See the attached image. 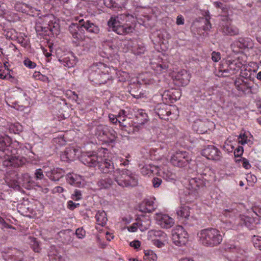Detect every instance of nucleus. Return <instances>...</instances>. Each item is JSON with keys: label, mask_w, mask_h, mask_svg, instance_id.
<instances>
[{"label": "nucleus", "mask_w": 261, "mask_h": 261, "mask_svg": "<svg viewBox=\"0 0 261 261\" xmlns=\"http://www.w3.org/2000/svg\"><path fill=\"white\" fill-rule=\"evenodd\" d=\"M110 154L106 148L98 149L97 154L93 152L83 153L81 160L82 162L89 167H95L97 165L100 170L105 173H112V177L119 186L127 187L137 185V177L132 171L126 169H117L114 170V166L109 159Z\"/></svg>", "instance_id": "nucleus-1"}, {"label": "nucleus", "mask_w": 261, "mask_h": 261, "mask_svg": "<svg viewBox=\"0 0 261 261\" xmlns=\"http://www.w3.org/2000/svg\"><path fill=\"white\" fill-rule=\"evenodd\" d=\"M150 9H141L140 13L135 17L129 14H122L110 18L108 22L109 28L119 35H126L133 32L137 23L146 28L151 27L154 24L155 16L150 15Z\"/></svg>", "instance_id": "nucleus-2"}, {"label": "nucleus", "mask_w": 261, "mask_h": 261, "mask_svg": "<svg viewBox=\"0 0 261 261\" xmlns=\"http://www.w3.org/2000/svg\"><path fill=\"white\" fill-rule=\"evenodd\" d=\"M20 146L18 141H12L7 135H0V164L6 167H18L25 162L19 154Z\"/></svg>", "instance_id": "nucleus-3"}, {"label": "nucleus", "mask_w": 261, "mask_h": 261, "mask_svg": "<svg viewBox=\"0 0 261 261\" xmlns=\"http://www.w3.org/2000/svg\"><path fill=\"white\" fill-rule=\"evenodd\" d=\"M112 71L115 72V69L107 66L102 63H94L88 70L89 78L95 84H104L107 81L112 79L113 76L110 75V73H112Z\"/></svg>", "instance_id": "nucleus-4"}, {"label": "nucleus", "mask_w": 261, "mask_h": 261, "mask_svg": "<svg viewBox=\"0 0 261 261\" xmlns=\"http://www.w3.org/2000/svg\"><path fill=\"white\" fill-rule=\"evenodd\" d=\"M197 236L199 243L206 247L217 246L223 240V237L220 231L214 228L202 229L197 233Z\"/></svg>", "instance_id": "nucleus-5"}, {"label": "nucleus", "mask_w": 261, "mask_h": 261, "mask_svg": "<svg viewBox=\"0 0 261 261\" xmlns=\"http://www.w3.org/2000/svg\"><path fill=\"white\" fill-rule=\"evenodd\" d=\"M82 27L90 33L98 34L100 31L99 27L94 23L88 20L85 21L83 19H81L79 23H72L69 27L70 34L76 41H80L83 39Z\"/></svg>", "instance_id": "nucleus-6"}, {"label": "nucleus", "mask_w": 261, "mask_h": 261, "mask_svg": "<svg viewBox=\"0 0 261 261\" xmlns=\"http://www.w3.org/2000/svg\"><path fill=\"white\" fill-rule=\"evenodd\" d=\"M246 59L247 57L246 56L241 55L236 59L227 60L228 68L223 71L220 70L218 75L219 76H227L228 75L224 74V73H227L228 71L230 72L231 74L237 73L242 68H245V66L247 64Z\"/></svg>", "instance_id": "nucleus-7"}, {"label": "nucleus", "mask_w": 261, "mask_h": 261, "mask_svg": "<svg viewBox=\"0 0 261 261\" xmlns=\"http://www.w3.org/2000/svg\"><path fill=\"white\" fill-rule=\"evenodd\" d=\"M151 68L157 73L165 71L169 67V62L165 55L158 53L150 59Z\"/></svg>", "instance_id": "nucleus-8"}, {"label": "nucleus", "mask_w": 261, "mask_h": 261, "mask_svg": "<svg viewBox=\"0 0 261 261\" xmlns=\"http://www.w3.org/2000/svg\"><path fill=\"white\" fill-rule=\"evenodd\" d=\"M22 179V181H21L18 175L15 172H13L6 175L5 181L10 187L14 188L19 187L20 185L24 186L25 184L31 183L32 180L28 174H23Z\"/></svg>", "instance_id": "nucleus-9"}, {"label": "nucleus", "mask_w": 261, "mask_h": 261, "mask_svg": "<svg viewBox=\"0 0 261 261\" xmlns=\"http://www.w3.org/2000/svg\"><path fill=\"white\" fill-rule=\"evenodd\" d=\"M223 215L226 218L231 219V220H223L221 227L224 229L226 230L235 229L236 226L239 225L237 210H225L223 211Z\"/></svg>", "instance_id": "nucleus-10"}, {"label": "nucleus", "mask_w": 261, "mask_h": 261, "mask_svg": "<svg viewBox=\"0 0 261 261\" xmlns=\"http://www.w3.org/2000/svg\"><path fill=\"white\" fill-rule=\"evenodd\" d=\"M172 239L175 245L182 246L188 242V234L182 226L178 225L172 231Z\"/></svg>", "instance_id": "nucleus-11"}, {"label": "nucleus", "mask_w": 261, "mask_h": 261, "mask_svg": "<svg viewBox=\"0 0 261 261\" xmlns=\"http://www.w3.org/2000/svg\"><path fill=\"white\" fill-rule=\"evenodd\" d=\"M197 173L198 175L196 177L188 179L187 188L190 190L196 191L198 188L203 187L207 180L206 172L197 171Z\"/></svg>", "instance_id": "nucleus-12"}, {"label": "nucleus", "mask_w": 261, "mask_h": 261, "mask_svg": "<svg viewBox=\"0 0 261 261\" xmlns=\"http://www.w3.org/2000/svg\"><path fill=\"white\" fill-rule=\"evenodd\" d=\"M191 160L189 153L185 151H177L171 157V163L174 166L178 167H185L189 163Z\"/></svg>", "instance_id": "nucleus-13"}, {"label": "nucleus", "mask_w": 261, "mask_h": 261, "mask_svg": "<svg viewBox=\"0 0 261 261\" xmlns=\"http://www.w3.org/2000/svg\"><path fill=\"white\" fill-rule=\"evenodd\" d=\"M224 249L227 252L232 254L230 255L231 261H240L238 258L244 252V251L239 246V243L233 241L226 243Z\"/></svg>", "instance_id": "nucleus-14"}, {"label": "nucleus", "mask_w": 261, "mask_h": 261, "mask_svg": "<svg viewBox=\"0 0 261 261\" xmlns=\"http://www.w3.org/2000/svg\"><path fill=\"white\" fill-rule=\"evenodd\" d=\"M154 219L157 224L164 229L170 228L175 223L174 219L173 218L163 213H156Z\"/></svg>", "instance_id": "nucleus-15"}, {"label": "nucleus", "mask_w": 261, "mask_h": 261, "mask_svg": "<svg viewBox=\"0 0 261 261\" xmlns=\"http://www.w3.org/2000/svg\"><path fill=\"white\" fill-rule=\"evenodd\" d=\"M191 75L190 73L185 69H181L173 75V81L178 86H186L190 82Z\"/></svg>", "instance_id": "nucleus-16"}, {"label": "nucleus", "mask_w": 261, "mask_h": 261, "mask_svg": "<svg viewBox=\"0 0 261 261\" xmlns=\"http://www.w3.org/2000/svg\"><path fill=\"white\" fill-rule=\"evenodd\" d=\"M253 42L249 38H239L234 41L231 45V48L234 52L238 53L240 49H250L253 47Z\"/></svg>", "instance_id": "nucleus-17"}, {"label": "nucleus", "mask_w": 261, "mask_h": 261, "mask_svg": "<svg viewBox=\"0 0 261 261\" xmlns=\"http://www.w3.org/2000/svg\"><path fill=\"white\" fill-rule=\"evenodd\" d=\"M202 155L209 160L220 161L222 154L220 150L213 145H208L201 151Z\"/></svg>", "instance_id": "nucleus-18"}, {"label": "nucleus", "mask_w": 261, "mask_h": 261, "mask_svg": "<svg viewBox=\"0 0 261 261\" xmlns=\"http://www.w3.org/2000/svg\"><path fill=\"white\" fill-rule=\"evenodd\" d=\"M59 61L64 66L71 68L76 65L77 59L73 53H69L60 57Z\"/></svg>", "instance_id": "nucleus-19"}, {"label": "nucleus", "mask_w": 261, "mask_h": 261, "mask_svg": "<svg viewBox=\"0 0 261 261\" xmlns=\"http://www.w3.org/2000/svg\"><path fill=\"white\" fill-rule=\"evenodd\" d=\"M155 199L154 197H150L144 199L139 206L140 211L143 213H151L156 208L154 202Z\"/></svg>", "instance_id": "nucleus-20"}, {"label": "nucleus", "mask_w": 261, "mask_h": 261, "mask_svg": "<svg viewBox=\"0 0 261 261\" xmlns=\"http://www.w3.org/2000/svg\"><path fill=\"white\" fill-rule=\"evenodd\" d=\"M66 180L68 183L75 187H81L85 184L83 177L74 173L67 174Z\"/></svg>", "instance_id": "nucleus-21"}, {"label": "nucleus", "mask_w": 261, "mask_h": 261, "mask_svg": "<svg viewBox=\"0 0 261 261\" xmlns=\"http://www.w3.org/2000/svg\"><path fill=\"white\" fill-rule=\"evenodd\" d=\"M234 85L236 88L239 91L242 92L245 94L252 93L253 86L247 81H245L241 79H238L234 82Z\"/></svg>", "instance_id": "nucleus-22"}, {"label": "nucleus", "mask_w": 261, "mask_h": 261, "mask_svg": "<svg viewBox=\"0 0 261 261\" xmlns=\"http://www.w3.org/2000/svg\"><path fill=\"white\" fill-rule=\"evenodd\" d=\"M158 175L169 182H175L177 178L176 175L167 167H164L162 169L159 168Z\"/></svg>", "instance_id": "nucleus-23"}, {"label": "nucleus", "mask_w": 261, "mask_h": 261, "mask_svg": "<svg viewBox=\"0 0 261 261\" xmlns=\"http://www.w3.org/2000/svg\"><path fill=\"white\" fill-rule=\"evenodd\" d=\"M45 173L50 180L56 181L59 180L64 176L65 171L61 168H56L50 170L45 171Z\"/></svg>", "instance_id": "nucleus-24"}, {"label": "nucleus", "mask_w": 261, "mask_h": 261, "mask_svg": "<svg viewBox=\"0 0 261 261\" xmlns=\"http://www.w3.org/2000/svg\"><path fill=\"white\" fill-rule=\"evenodd\" d=\"M78 152V149L67 148L61 154V159L64 162L73 161L76 158V156L79 155L77 154Z\"/></svg>", "instance_id": "nucleus-25"}, {"label": "nucleus", "mask_w": 261, "mask_h": 261, "mask_svg": "<svg viewBox=\"0 0 261 261\" xmlns=\"http://www.w3.org/2000/svg\"><path fill=\"white\" fill-rule=\"evenodd\" d=\"M121 45H127L131 47V50L133 53L136 55H140L144 53L146 48L143 44H138L137 46H133L132 45L134 44L132 41H122L119 43Z\"/></svg>", "instance_id": "nucleus-26"}, {"label": "nucleus", "mask_w": 261, "mask_h": 261, "mask_svg": "<svg viewBox=\"0 0 261 261\" xmlns=\"http://www.w3.org/2000/svg\"><path fill=\"white\" fill-rule=\"evenodd\" d=\"M139 79L146 85H153L159 81L156 75L149 73H145L140 75Z\"/></svg>", "instance_id": "nucleus-27"}, {"label": "nucleus", "mask_w": 261, "mask_h": 261, "mask_svg": "<svg viewBox=\"0 0 261 261\" xmlns=\"http://www.w3.org/2000/svg\"><path fill=\"white\" fill-rule=\"evenodd\" d=\"M141 172L144 176H150L159 173V167L151 164H146L141 169Z\"/></svg>", "instance_id": "nucleus-28"}, {"label": "nucleus", "mask_w": 261, "mask_h": 261, "mask_svg": "<svg viewBox=\"0 0 261 261\" xmlns=\"http://www.w3.org/2000/svg\"><path fill=\"white\" fill-rule=\"evenodd\" d=\"M127 0H104L103 3L108 8L122 9L124 7Z\"/></svg>", "instance_id": "nucleus-29"}, {"label": "nucleus", "mask_w": 261, "mask_h": 261, "mask_svg": "<svg viewBox=\"0 0 261 261\" xmlns=\"http://www.w3.org/2000/svg\"><path fill=\"white\" fill-rule=\"evenodd\" d=\"M238 224L241 225H245L249 229H252V225L254 221L253 219L248 216L243 215L241 214H238Z\"/></svg>", "instance_id": "nucleus-30"}, {"label": "nucleus", "mask_w": 261, "mask_h": 261, "mask_svg": "<svg viewBox=\"0 0 261 261\" xmlns=\"http://www.w3.org/2000/svg\"><path fill=\"white\" fill-rule=\"evenodd\" d=\"M167 234L161 230L151 229L147 232V239L151 242L163 237L166 236Z\"/></svg>", "instance_id": "nucleus-31"}, {"label": "nucleus", "mask_w": 261, "mask_h": 261, "mask_svg": "<svg viewBox=\"0 0 261 261\" xmlns=\"http://www.w3.org/2000/svg\"><path fill=\"white\" fill-rule=\"evenodd\" d=\"M114 179L111 178L110 176H106L97 182V185L100 189H108L114 184Z\"/></svg>", "instance_id": "nucleus-32"}, {"label": "nucleus", "mask_w": 261, "mask_h": 261, "mask_svg": "<svg viewBox=\"0 0 261 261\" xmlns=\"http://www.w3.org/2000/svg\"><path fill=\"white\" fill-rule=\"evenodd\" d=\"M238 142L241 145L251 144L252 143V136L247 132H241L238 137Z\"/></svg>", "instance_id": "nucleus-33"}, {"label": "nucleus", "mask_w": 261, "mask_h": 261, "mask_svg": "<svg viewBox=\"0 0 261 261\" xmlns=\"http://www.w3.org/2000/svg\"><path fill=\"white\" fill-rule=\"evenodd\" d=\"M190 214V207L186 205H181L176 210V214L180 218L188 219Z\"/></svg>", "instance_id": "nucleus-34"}, {"label": "nucleus", "mask_w": 261, "mask_h": 261, "mask_svg": "<svg viewBox=\"0 0 261 261\" xmlns=\"http://www.w3.org/2000/svg\"><path fill=\"white\" fill-rule=\"evenodd\" d=\"M108 126L103 125H99L95 128V136L102 142L105 140Z\"/></svg>", "instance_id": "nucleus-35"}, {"label": "nucleus", "mask_w": 261, "mask_h": 261, "mask_svg": "<svg viewBox=\"0 0 261 261\" xmlns=\"http://www.w3.org/2000/svg\"><path fill=\"white\" fill-rule=\"evenodd\" d=\"M97 224L100 226H104L108 220L106 213L103 211H99L95 215Z\"/></svg>", "instance_id": "nucleus-36"}, {"label": "nucleus", "mask_w": 261, "mask_h": 261, "mask_svg": "<svg viewBox=\"0 0 261 261\" xmlns=\"http://www.w3.org/2000/svg\"><path fill=\"white\" fill-rule=\"evenodd\" d=\"M136 117L137 120V124L135 125L136 127L138 126V124H144L148 119V116L143 110H139Z\"/></svg>", "instance_id": "nucleus-37"}, {"label": "nucleus", "mask_w": 261, "mask_h": 261, "mask_svg": "<svg viewBox=\"0 0 261 261\" xmlns=\"http://www.w3.org/2000/svg\"><path fill=\"white\" fill-rule=\"evenodd\" d=\"M139 229L143 231L147 229L151 225V221L149 218H144L143 219L137 220Z\"/></svg>", "instance_id": "nucleus-38"}, {"label": "nucleus", "mask_w": 261, "mask_h": 261, "mask_svg": "<svg viewBox=\"0 0 261 261\" xmlns=\"http://www.w3.org/2000/svg\"><path fill=\"white\" fill-rule=\"evenodd\" d=\"M7 127L10 133L14 134H19L22 130V126L19 122L8 123Z\"/></svg>", "instance_id": "nucleus-39"}, {"label": "nucleus", "mask_w": 261, "mask_h": 261, "mask_svg": "<svg viewBox=\"0 0 261 261\" xmlns=\"http://www.w3.org/2000/svg\"><path fill=\"white\" fill-rule=\"evenodd\" d=\"M107 132L105 140H103V142L105 143H108L114 141L116 138V133L115 131L108 127Z\"/></svg>", "instance_id": "nucleus-40"}, {"label": "nucleus", "mask_w": 261, "mask_h": 261, "mask_svg": "<svg viewBox=\"0 0 261 261\" xmlns=\"http://www.w3.org/2000/svg\"><path fill=\"white\" fill-rule=\"evenodd\" d=\"M112 73H110V75L112 76V74H115L117 77L118 80L120 82H125L128 80L129 78V74L123 71H117L115 69V71H112Z\"/></svg>", "instance_id": "nucleus-41"}, {"label": "nucleus", "mask_w": 261, "mask_h": 261, "mask_svg": "<svg viewBox=\"0 0 261 261\" xmlns=\"http://www.w3.org/2000/svg\"><path fill=\"white\" fill-rule=\"evenodd\" d=\"M158 257L156 254L151 250H144V261H156Z\"/></svg>", "instance_id": "nucleus-42"}, {"label": "nucleus", "mask_w": 261, "mask_h": 261, "mask_svg": "<svg viewBox=\"0 0 261 261\" xmlns=\"http://www.w3.org/2000/svg\"><path fill=\"white\" fill-rule=\"evenodd\" d=\"M223 32L230 36L236 35L239 34V30L237 28L231 25H227L223 29Z\"/></svg>", "instance_id": "nucleus-43"}, {"label": "nucleus", "mask_w": 261, "mask_h": 261, "mask_svg": "<svg viewBox=\"0 0 261 261\" xmlns=\"http://www.w3.org/2000/svg\"><path fill=\"white\" fill-rule=\"evenodd\" d=\"M168 240V237L167 235L163 237V238L157 239L153 242L152 244L158 248H162L165 246L166 244L167 243Z\"/></svg>", "instance_id": "nucleus-44"}, {"label": "nucleus", "mask_w": 261, "mask_h": 261, "mask_svg": "<svg viewBox=\"0 0 261 261\" xmlns=\"http://www.w3.org/2000/svg\"><path fill=\"white\" fill-rule=\"evenodd\" d=\"M12 78L8 69H4L2 64L0 63V79L9 80Z\"/></svg>", "instance_id": "nucleus-45"}, {"label": "nucleus", "mask_w": 261, "mask_h": 261, "mask_svg": "<svg viewBox=\"0 0 261 261\" xmlns=\"http://www.w3.org/2000/svg\"><path fill=\"white\" fill-rule=\"evenodd\" d=\"M29 243L30 244L33 250L36 252H39L40 249L39 243L36 240V239L32 237H29Z\"/></svg>", "instance_id": "nucleus-46"}, {"label": "nucleus", "mask_w": 261, "mask_h": 261, "mask_svg": "<svg viewBox=\"0 0 261 261\" xmlns=\"http://www.w3.org/2000/svg\"><path fill=\"white\" fill-rule=\"evenodd\" d=\"M117 117L119 119V123L120 124V126H123L124 127L127 126L126 124H124L123 123V121L125 120L126 118V112L124 110H120L117 115Z\"/></svg>", "instance_id": "nucleus-47"}, {"label": "nucleus", "mask_w": 261, "mask_h": 261, "mask_svg": "<svg viewBox=\"0 0 261 261\" xmlns=\"http://www.w3.org/2000/svg\"><path fill=\"white\" fill-rule=\"evenodd\" d=\"M252 242L254 247L261 250V237L254 236Z\"/></svg>", "instance_id": "nucleus-48"}, {"label": "nucleus", "mask_w": 261, "mask_h": 261, "mask_svg": "<svg viewBox=\"0 0 261 261\" xmlns=\"http://www.w3.org/2000/svg\"><path fill=\"white\" fill-rule=\"evenodd\" d=\"M164 107V105H162V104H160V105H159L157 106L156 107V113L157 114V115L161 118H162V116H164V113L165 112L166 114L167 115H169L170 113L168 111V112H166L165 111H164V110H162V111H159L160 109L162 108V107Z\"/></svg>", "instance_id": "nucleus-49"}, {"label": "nucleus", "mask_w": 261, "mask_h": 261, "mask_svg": "<svg viewBox=\"0 0 261 261\" xmlns=\"http://www.w3.org/2000/svg\"><path fill=\"white\" fill-rule=\"evenodd\" d=\"M50 261H65V258L59 254H49Z\"/></svg>", "instance_id": "nucleus-50"}, {"label": "nucleus", "mask_w": 261, "mask_h": 261, "mask_svg": "<svg viewBox=\"0 0 261 261\" xmlns=\"http://www.w3.org/2000/svg\"><path fill=\"white\" fill-rule=\"evenodd\" d=\"M23 64L27 67L30 69H34L36 67V64L32 61L29 58H27L24 60Z\"/></svg>", "instance_id": "nucleus-51"}, {"label": "nucleus", "mask_w": 261, "mask_h": 261, "mask_svg": "<svg viewBox=\"0 0 261 261\" xmlns=\"http://www.w3.org/2000/svg\"><path fill=\"white\" fill-rule=\"evenodd\" d=\"M171 101H176L180 98L181 96L180 92L177 90H171Z\"/></svg>", "instance_id": "nucleus-52"}, {"label": "nucleus", "mask_w": 261, "mask_h": 261, "mask_svg": "<svg viewBox=\"0 0 261 261\" xmlns=\"http://www.w3.org/2000/svg\"><path fill=\"white\" fill-rule=\"evenodd\" d=\"M82 198V193L80 190H75L71 195V198L74 200H79Z\"/></svg>", "instance_id": "nucleus-53"}, {"label": "nucleus", "mask_w": 261, "mask_h": 261, "mask_svg": "<svg viewBox=\"0 0 261 261\" xmlns=\"http://www.w3.org/2000/svg\"><path fill=\"white\" fill-rule=\"evenodd\" d=\"M75 234L79 239H83L86 236V232L82 228H79L76 230Z\"/></svg>", "instance_id": "nucleus-54"}, {"label": "nucleus", "mask_w": 261, "mask_h": 261, "mask_svg": "<svg viewBox=\"0 0 261 261\" xmlns=\"http://www.w3.org/2000/svg\"><path fill=\"white\" fill-rule=\"evenodd\" d=\"M154 35H156L158 37V39L155 40L156 43L159 44L164 43V39H163L164 34L163 32H157L156 33L154 34V35H153V36Z\"/></svg>", "instance_id": "nucleus-55"}, {"label": "nucleus", "mask_w": 261, "mask_h": 261, "mask_svg": "<svg viewBox=\"0 0 261 261\" xmlns=\"http://www.w3.org/2000/svg\"><path fill=\"white\" fill-rule=\"evenodd\" d=\"M83 46L87 49H89L93 46V42L89 39H85L82 44Z\"/></svg>", "instance_id": "nucleus-56"}, {"label": "nucleus", "mask_w": 261, "mask_h": 261, "mask_svg": "<svg viewBox=\"0 0 261 261\" xmlns=\"http://www.w3.org/2000/svg\"><path fill=\"white\" fill-rule=\"evenodd\" d=\"M171 90H165L162 94L163 99L171 101V98H170V97H171Z\"/></svg>", "instance_id": "nucleus-57"}, {"label": "nucleus", "mask_w": 261, "mask_h": 261, "mask_svg": "<svg viewBox=\"0 0 261 261\" xmlns=\"http://www.w3.org/2000/svg\"><path fill=\"white\" fill-rule=\"evenodd\" d=\"M212 59L215 62H218L221 59V55L219 52L213 51L212 53Z\"/></svg>", "instance_id": "nucleus-58"}, {"label": "nucleus", "mask_w": 261, "mask_h": 261, "mask_svg": "<svg viewBox=\"0 0 261 261\" xmlns=\"http://www.w3.org/2000/svg\"><path fill=\"white\" fill-rule=\"evenodd\" d=\"M35 177L37 179H42L44 177V174L41 169H37L35 172Z\"/></svg>", "instance_id": "nucleus-59"}, {"label": "nucleus", "mask_w": 261, "mask_h": 261, "mask_svg": "<svg viewBox=\"0 0 261 261\" xmlns=\"http://www.w3.org/2000/svg\"><path fill=\"white\" fill-rule=\"evenodd\" d=\"M199 123L201 124L202 123L200 121L194 122V124L193 125V129L194 131L196 132L198 134H202L205 132V130L200 129L197 127Z\"/></svg>", "instance_id": "nucleus-60"}, {"label": "nucleus", "mask_w": 261, "mask_h": 261, "mask_svg": "<svg viewBox=\"0 0 261 261\" xmlns=\"http://www.w3.org/2000/svg\"><path fill=\"white\" fill-rule=\"evenodd\" d=\"M152 182L153 187L155 188H157L160 186V185H161V184L162 182V180L160 178L155 177V178H153V179L152 180Z\"/></svg>", "instance_id": "nucleus-61"}, {"label": "nucleus", "mask_w": 261, "mask_h": 261, "mask_svg": "<svg viewBox=\"0 0 261 261\" xmlns=\"http://www.w3.org/2000/svg\"><path fill=\"white\" fill-rule=\"evenodd\" d=\"M138 229H139V226L137 221L134 223L131 226L127 227V230L129 232H136Z\"/></svg>", "instance_id": "nucleus-62"}, {"label": "nucleus", "mask_w": 261, "mask_h": 261, "mask_svg": "<svg viewBox=\"0 0 261 261\" xmlns=\"http://www.w3.org/2000/svg\"><path fill=\"white\" fill-rule=\"evenodd\" d=\"M33 77L36 80H43L45 76L40 72L35 71L33 74Z\"/></svg>", "instance_id": "nucleus-63"}, {"label": "nucleus", "mask_w": 261, "mask_h": 261, "mask_svg": "<svg viewBox=\"0 0 261 261\" xmlns=\"http://www.w3.org/2000/svg\"><path fill=\"white\" fill-rule=\"evenodd\" d=\"M243 153V148L242 146H239L234 150V154L235 156L239 157Z\"/></svg>", "instance_id": "nucleus-64"}]
</instances>
